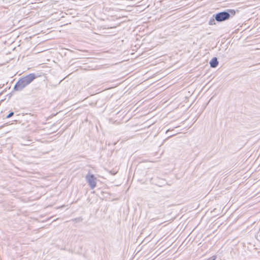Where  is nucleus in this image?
Listing matches in <instances>:
<instances>
[{
	"label": "nucleus",
	"mask_w": 260,
	"mask_h": 260,
	"mask_svg": "<svg viewBox=\"0 0 260 260\" xmlns=\"http://www.w3.org/2000/svg\"><path fill=\"white\" fill-rule=\"evenodd\" d=\"M35 78L36 76L34 74H29L21 78L15 84L14 89L17 91L22 90L25 87L29 84Z\"/></svg>",
	"instance_id": "obj_1"
},
{
	"label": "nucleus",
	"mask_w": 260,
	"mask_h": 260,
	"mask_svg": "<svg viewBox=\"0 0 260 260\" xmlns=\"http://www.w3.org/2000/svg\"><path fill=\"white\" fill-rule=\"evenodd\" d=\"M235 11L233 10H229L228 11H223L214 15L215 19L218 22H222L229 19L231 16H234Z\"/></svg>",
	"instance_id": "obj_2"
},
{
	"label": "nucleus",
	"mask_w": 260,
	"mask_h": 260,
	"mask_svg": "<svg viewBox=\"0 0 260 260\" xmlns=\"http://www.w3.org/2000/svg\"><path fill=\"white\" fill-rule=\"evenodd\" d=\"M86 179L91 189H93L96 186L95 178L93 175L87 174L86 176Z\"/></svg>",
	"instance_id": "obj_3"
},
{
	"label": "nucleus",
	"mask_w": 260,
	"mask_h": 260,
	"mask_svg": "<svg viewBox=\"0 0 260 260\" xmlns=\"http://www.w3.org/2000/svg\"><path fill=\"white\" fill-rule=\"evenodd\" d=\"M218 64V61L216 57L213 58L210 61V65L211 68H216Z\"/></svg>",
	"instance_id": "obj_4"
},
{
	"label": "nucleus",
	"mask_w": 260,
	"mask_h": 260,
	"mask_svg": "<svg viewBox=\"0 0 260 260\" xmlns=\"http://www.w3.org/2000/svg\"><path fill=\"white\" fill-rule=\"evenodd\" d=\"M209 24L210 25H214L215 24V18L211 19L209 21Z\"/></svg>",
	"instance_id": "obj_5"
},
{
	"label": "nucleus",
	"mask_w": 260,
	"mask_h": 260,
	"mask_svg": "<svg viewBox=\"0 0 260 260\" xmlns=\"http://www.w3.org/2000/svg\"><path fill=\"white\" fill-rule=\"evenodd\" d=\"M13 115H14V112H11L6 116V118H9L11 117H12Z\"/></svg>",
	"instance_id": "obj_6"
},
{
	"label": "nucleus",
	"mask_w": 260,
	"mask_h": 260,
	"mask_svg": "<svg viewBox=\"0 0 260 260\" xmlns=\"http://www.w3.org/2000/svg\"><path fill=\"white\" fill-rule=\"evenodd\" d=\"M216 258V256L214 255L210 258H209L208 259H207V260H215Z\"/></svg>",
	"instance_id": "obj_7"
}]
</instances>
